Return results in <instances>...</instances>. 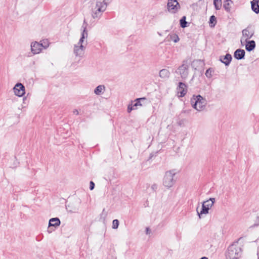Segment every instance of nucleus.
Here are the masks:
<instances>
[{
    "instance_id": "nucleus-16",
    "label": "nucleus",
    "mask_w": 259,
    "mask_h": 259,
    "mask_svg": "<svg viewBox=\"0 0 259 259\" xmlns=\"http://www.w3.org/2000/svg\"><path fill=\"white\" fill-rule=\"evenodd\" d=\"M232 60V56L229 54H227L225 56H221L220 57V60L225 64V65L228 66L230 64V62Z\"/></svg>"
},
{
    "instance_id": "nucleus-7",
    "label": "nucleus",
    "mask_w": 259,
    "mask_h": 259,
    "mask_svg": "<svg viewBox=\"0 0 259 259\" xmlns=\"http://www.w3.org/2000/svg\"><path fill=\"white\" fill-rule=\"evenodd\" d=\"M242 36L240 39L242 46H244L247 40L251 38L254 34V31L251 27L248 26L242 30Z\"/></svg>"
},
{
    "instance_id": "nucleus-27",
    "label": "nucleus",
    "mask_w": 259,
    "mask_h": 259,
    "mask_svg": "<svg viewBox=\"0 0 259 259\" xmlns=\"http://www.w3.org/2000/svg\"><path fill=\"white\" fill-rule=\"evenodd\" d=\"M119 221L118 220H114L112 222V228L113 229H117L118 228Z\"/></svg>"
},
{
    "instance_id": "nucleus-15",
    "label": "nucleus",
    "mask_w": 259,
    "mask_h": 259,
    "mask_svg": "<svg viewBox=\"0 0 259 259\" xmlns=\"http://www.w3.org/2000/svg\"><path fill=\"white\" fill-rule=\"evenodd\" d=\"M244 45H245V49L248 52L252 51L255 48V42L252 40H247Z\"/></svg>"
},
{
    "instance_id": "nucleus-22",
    "label": "nucleus",
    "mask_w": 259,
    "mask_h": 259,
    "mask_svg": "<svg viewBox=\"0 0 259 259\" xmlns=\"http://www.w3.org/2000/svg\"><path fill=\"white\" fill-rule=\"evenodd\" d=\"M232 3V1L231 0H226L224 2L223 7L224 9L227 11L229 12L230 10V5Z\"/></svg>"
},
{
    "instance_id": "nucleus-5",
    "label": "nucleus",
    "mask_w": 259,
    "mask_h": 259,
    "mask_svg": "<svg viewBox=\"0 0 259 259\" xmlns=\"http://www.w3.org/2000/svg\"><path fill=\"white\" fill-rule=\"evenodd\" d=\"M177 172L176 170L172 169L165 172L163 179V185L164 187L169 188L175 184L176 180L174 177L176 175Z\"/></svg>"
},
{
    "instance_id": "nucleus-11",
    "label": "nucleus",
    "mask_w": 259,
    "mask_h": 259,
    "mask_svg": "<svg viewBox=\"0 0 259 259\" xmlns=\"http://www.w3.org/2000/svg\"><path fill=\"white\" fill-rule=\"evenodd\" d=\"M48 45L44 46L42 44H39L37 41L33 42L31 44V51L33 54H38L42 50V47L47 48Z\"/></svg>"
},
{
    "instance_id": "nucleus-17",
    "label": "nucleus",
    "mask_w": 259,
    "mask_h": 259,
    "mask_svg": "<svg viewBox=\"0 0 259 259\" xmlns=\"http://www.w3.org/2000/svg\"><path fill=\"white\" fill-rule=\"evenodd\" d=\"M259 0H253L251 2L252 10L256 14L259 13Z\"/></svg>"
},
{
    "instance_id": "nucleus-10",
    "label": "nucleus",
    "mask_w": 259,
    "mask_h": 259,
    "mask_svg": "<svg viewBox=\"0 0 259 259\" xmlns=\"http://www.w3.org/2000/svg\"><path fill=\"white\" fill-rule=\"evenodd\" d=\"M80 203L79 201L69 203L66 205V209L71 213H77L79 210Z\"/></svg>"
},
{
    "instance_id": "nucleus-25",
    "label": "nucleus",
    "mask_w": 259,
    "mask_h": 259,
    "mask_svg": "<svg viewBox=\"0 0 259 259\" xmlns=\"http://www.w3.org/2000/svg\"><path fill=\"white\" fill-rule=\"evenodd\" d=\"M186 18L185 16H183L180 20V25L182 28H185L187 26V22L186 21Z\"/></svg>"
},
{
    "instance_id": "nucleus-34",
    "label": "nucleus",
    "mask_w": 259,
    "mask_h": 259,
    "mask_svg": "<svg viewBox=\"0 0 259 259\" xmlns=\"http://www.w3.org/2000/svg\"><path fill=\"white\" fill-rule=\"evenodd\" d=\"M200 259H208L206 257H202Z\"/></svg>"
},
{
    "instance_id": "nucleus-12",
    "label": "nucleus",
    "mask_w": 259,
    "mask_h": 259,
    "mask_svg": "<svg viewBox=\"0 0 259 259\" xmlns=\"http://www.w3.org/2000/svg\"><path fill=\"white\" fill-rule=\"evenodd\" d=\"M15 95L18 97H22L25 94V87L21 83H17L13 88Z\"/></svg>"
},
{
    "instance_id": "nucleus-21",
    "label": "nucleus",
    "mask_w": 259,
    "mask_h": 259,
    "mask_svg": "<svg viewBox=\"0 0 259 259\" xmlns=\"http://www.w3.org/2000/svg\"><path fill=\"white\" fill-rule=\"evenodd\" d=\"M146 99L145 98H138L137 99H136L135 101H134V103L133 102V106L136 108V109H137V107L138 106H142V104L141 103V101H143V100H145Z\"/></svg>"
},
{
    "instance_id": "nucleus-19",
    "label": "nucleus",
    "mask_w": 259,
    "mask_h": 259,
    "mask_svg": "<svg viewBox=\"0 0 259 259\" xmlns=\"http://www.w3.org/2000/svg\"><path fill=\"white\" fill-rule=\"evenodd\" d=\"M60 225V221L57 218H52L49 221V226L58 227Z\"/></svg>"
},
{
    "instance_id": "nucleus-6",
    "label": "nucleus",
    "mask_w": 259,
    "mask_h": 259,
    "mask_svg": "<svg viewBox=\"0 0 259 259\" xmlns=\"http://www.w3.org/2000/svg\"><path fill=\"white\" fill-rule=\"evenodd\" d=\"M215 202V198H211L207 200L204 201L202 203V210L199 212L197 210V213L199 215V218H200V215L205 214H206L208 213V211L209 209H210L212 206L213 205V204Z\"/></svg>"
},
{
    "instance_id": "nucleus-8",
    "label": "nucleus",
    "mask_w": 259,
    "mask_h": 259,
    "mask_svg": "<svg viewBox=\"0 0 259 259\" xmlns=\"http://www.w3.org/2000/svg\"><path fill=\"white\" fill-rule=\"evenodd\" d=\"M167 10L170 13H176L180 9V6L177 0H168L167 4Z\"/></svg>"
},
{
    "instance_id": "nucleus-1",
    "label": "nucleus",
    "mask_w": 259,
    "mask_h": 259,
    "mask_svg": "<svg viewBox=\"0 0 259 259\" xmlns=\"http://www.w3.org/2000/svg\"><path fill=\"white\" fill-rule=\"evenodd\" d=\"M88 24L84 20L83 24L81 26V37L78 42L74 45L73 53L75 57L82 58L84 55V51L87 45V38L88 32L87 30Z\"/></svg>"
},
{
    "instance_id": "nucleus-28",
    "label": "nucleus",
    "mask_w": 259,
    "mask_h": 259,
    "mask_svg": "<svg viewBox=\"0 0 259 259\" xmlns=\"http://www.w3.org/2000/svg\"><path fill=\"white\" fill-rule=\"evenodd\" d=\"M212 70L210 68L208 69L205 72V75L208 78H210L212 76Z\"/></svg>"
},
{
    "instance_id": "nucleus-23",
    "label": "nucleus",
    "mask_w": 259,
    "mask_h": 259,
    "mask_svg": "<svg viewBox=\"0 0 259 259\" xmlns=\"http://www.w3.org/2000/svg\"><path fill=\"white\" fill-rule=\"evenodd\" d=\"M213 4L217 10H220L222 6L221 0H213Z\"/></svg>"
},
{
    "instance_id": "nucleus-3",
    "label": "nucleus",
    "mask_w": 259,
    "mask_h": 259,
    "mask_svg": "<svg viewBox=\"0 0 259 259\" xmlns=\"http://www.w3.org/2000/svg\"><path fill=\"white\" fill-rule=\"evenodd\" d=\"M191 103L195 110L200 112L205 108L207 101L205 98L200 95H194L191 99Z\"/></svg>"
},
{
    "instance_id": "nucleus-18",
    "label": "nucleus",
    "mask_w": 259,
    "mask_h": 259,
    "mask_svg": "<svg viewBox=\"0 0 259 259\" xmlns=\"http://www.w3.org/2000/svg\"><path fill=\"white\" fill-rule=\"evenodd\" d=\"M105 91V87L104 85H99L94 90V93L96 95H102Z\"/></svg>"
},
{
    "instance_id": "nucleus-33",
    "label": "nucleus",
    "mask_w": 259,
    "mask_h": 259,
    "mask_svg": "<svg viewBox=\"0 0 259 259\" xmlns=\"http://www.w3.org/2000/svg\"><path fill=\"white\" fill-rule=\"evenodd\" d=\"M150 232V230H149V229L148 228H147L146 229V233L147 234H149Z\"/></svg>"
},
{
    "instance_id": "nucleus-29",
    "label": "nucleus",
    "mask_w": 259,
    "mask_h": 259,
    "mask_svg": "<svg viewBox=\"0 0 259 259\" xmlns=\"http://www.w3.org/2000/svg\"><path fill=\"white\" fill-rule=\"evenodd\" d=\"M135 109H136V108H135L133 106V102H132V103L130 104H129L127 107V112L130 113L132 110H135Z\"/></svg>"
},
{
    "instance_id": "nucleus-9",
    "label": "nucleus",
    "mask_w": 259,
    "mask_h": 259,
    "mask_svg": "<svg viewBox=\"0 0 259 259\" xmlns=\"http://www.w3.org/2000/svg\"><path fill=\"white\" fill-rule=\"evenodd\" d=\"M188 65L186 64L183 63L181 65L176 71L178 74H179L183 79H186L188 76Z\"/></svg>"
},
{
    "instance_id": "nucleus-26",
    "label": "nucleus",
    "mask_w": 259,
    "mask_h": 259,
    "mask_svg": "<svg viewBox=\"0 0 259 259\" xmlns=\"http://www.w3.org/2000/svg\"><path fill=\"white\" fill-rule=\"evenodd\" d=\"M216 23V18L214 16H210L209 19V24L211 27L214 26Z\"/></svg>"
},
{
    "instance_id": "nucleus-4",
    "label": "nucleus",
    "mask_w": 259,
    "mask_h": 259,
    "mask_svg": "<svg viewBox=\"0 0 259 259\" xmlns=\"http://www.w3.org/2000/svg\"><path fill=\"white\" fill-rule=\"evenodd\" d=\"M241 248L236 244L229 246L226 252V259H239L241 255Z\"/></svg>"
},
{
    "instance_id": "nucleus-14",
    "label": "nucleus",
    "mask_w": 259,
    "mask_h": 259,
    "mask_svg": "<svg viewBox=\"0 0 259 259\" xmlns=\"http://www.w3.org/2000/svg\"><path fill=\"white\" fill-rule=\"evenodd\" d=\"M245 52L240 49L236 50L234 54V58L237 60H241L244 58Z\"/></svg>"
},
{
    "instance_id": "nucleus-35",
    "label": "nucleus",
    "mask_w": 259,
    "mask_h": 259,
    "mask_svg": "<svg viewBox=\"0 0 259 259\" xmlns=\"http://www.w3.org/2000/svg\"><path fill=\"white\" fill-rule=\"evenodd\" d=\"M257 255H258V258L259 259V253H258Z\"/></svg>"
},
{
    "instance_id": "nucleus-13",
    "label": "nucleus",
    "mask_w": 259,
    "mask_h": 259,
    "mask_svg": "<svg viewBox=\"0 0 259 259\" xmlns=\"http://www.w3.org/2000/svg\"><path fill=\"white\" fill-rule=\"evenodd\" d=\"M177 90L178 96L181 97H184L187 93V86L185 83L180 82Z\"/></svg>"
},
{
    "instance_id": "nucleus-30",
    "label": "nucleus",
    "mask_w": 259,
    "mask_h": 259,
    "mask_svg": "<svg viewBox=\"0 0 259 259\" xmlns=\"http://www.w3.org/2000/svg\"><path fill=\"white\" fill-rule=\"evenodd\" d=\"M94 187H95L94 183L92 181H91L90 183V190H93L94 188Z\"/></svg>"
},
{
    "instance_id": "nucleus-2",
    "label": "nucleus",
    "mask_w": 259,
    "mask_h": 259,
    "mask_svg": "<svg viewBox=\"0 0 259 259\" xmlns=\"http://www.w3.org/2000/svg\"><path fill=\"white\" fill-rule=\"evenodd\" d=\"M112 0H97L92 8V16L94 19H99L106 11Z\"/></svg>"
},
{
    "instance_id": "nucleus-31",
    "label": "nucleus",
    "mask_w": 259,
    "mask_h": 259,
    "mask_svg": "<svg viewBox=\"0 0 259 259\" xmlns=\"http://www.w3.org/2000/svg\"><path fill=\"white\" fill-rule=\"evenodd\" d=\"M151 188L153 190H155L157 189V185L155 184H153L152 186H151Z\"/></svg>"
},
{
    "instance_id": "nucleus-20",
    "label": "nucleus",
    "mask_w": 259,
    "mask_h": 259,
    "mask_svg": "<svg viewBox=\"0 0 259 259\" xmlns=\"http://www.w3.org/2000/svg\"><path fill=\"white\" fill-rule=\"evenodd\" d=\"M170 73L169 71L166 69H163L159 72V76L163 78H167L169 77Z\"/></svg>"
},
{
    "instance_id": "nucleus-32",
    "label": "nucleus",
    "mask_w": 259,
    "mask_h": 259,
    "mask_svg": "<svg viewBox=\"0 0 259 259\" xmlns=\"http://www.w3.org/2000/svg\"><path fill=\"white\" fill-rule=\"evenodd\" d=\"M73 113L74 114H75V115H78L79 113L78 111L77 110H73Z\"/></svg>"
},
{
    "instance_id": "nucleus-24",
    "label": "nucleus",
    "mask_w": 259,
    "mask_h": 259,
    "mask_svg": "<svg viewBox=\"0 0 259 259\" xmlns=\"http://www.w3.org/2000/svg\"><path fill=\"white\" fill-rule=\"evenodd\" d=\"M169 37L170 40H172L175 42H177L180 40L179 36L176 34H172L170 35Z\"/></svg>"
}]
</instances>
